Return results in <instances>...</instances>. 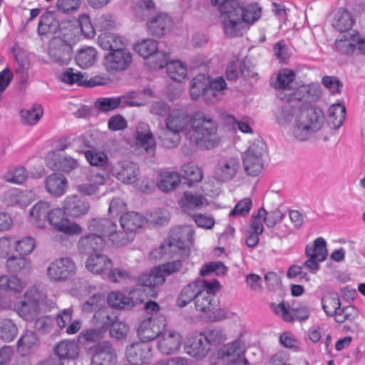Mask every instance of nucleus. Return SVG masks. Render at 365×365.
I'll list each match as a JSON object with an SVG mask.
<instances>
[{
    "label": "nucleus",
    "instance_id": "nucleus-14",
    "mask_svg": "<svg viewBox=\"0 0 365 365\" xmlns=\"http://www.w3.org/2000/svg\"><path fill=\"white\" fill-rule=\"evenodd\" d=\"M76 272L73 260L68 257L57 259L51 262L46 269V276L51 282H64L72 277Z\"/></svg>",
    "mask_w": 365,
    "mask_h": 365
},
{
    "label": "nucleus",
    "instance_id": "nucleus-1",
    "mask_svg": "<svg viewBox=\"0 0 365 365\" xmlns=\"http://www.w3.org/2000/svg\"><path fill=\"white\" fill-rule=\"evenodd\" d=\"M165 123V128L159 135L165 147H175L180 140V134L187 133L189 126L192 131L189 133L188 138L200 148L212 149L219 143L216 123L202 112H195L190 117L184 109L175 108L169 112Z\"/></svg>",
    "mask_w": 365,
    "mask_h": 365
},
{
    "label": "nucleus",
    "instance_id": "nucleus-49",
    "mask_svg": "<svg viewBox=\"0 0 365 365\" xmlns=\"http://www.w3.org/2000/svg\"><path fill=\"white\" fill-rule=\"evenodd\" d=\"M55 352L61 359H75L78 355V346L74 341L64 340L56 346Z\"/></svg>",
    "mask_w": 365,
    "mask_h": 365
},
{
    "label": "nucleus",
    "instance_id": "nucleus-24",
    "mask_svg": "<svg viewBox=\"0 0 365 365\" xmlns=\"http://www.w3.org/2000/svg\"><path fill=\"white\" fill-rule=\"evenodd\" d=\"M206 286L200 291L195 304L197 311L207 314L214 305V295L220 289V283L217 280L206 281Z\"/></svg>",
    "mask_w": 365,
    "mask_h": 365
},
{
    "label": "nucleus",
    "instance_id": "nucleus-52",
    "mask_svg": "<svg viewBox=\"0 0 365 365\" xmlns=\"http://www.w3.org/2000/svg\"><path fill=\"white\" fill-rule=\"evenodd\" d=\"M43 110L40 105H34L31 108L23 109L20 112L21 120L24 124L34 125L43 115Z\"/></svg>",
    "mask_w": 365,
    "mask_h": 365
},
{
    "label": "nucleus",
    "instance_id": "nucleus-43",
    "mask_svg": "<svg viewBox=\"0 0 365 365\" xmlns=\"http://www.w3.org/2000/svg\"><path fill=\"white\" fill-rule=\"evenodd\" d=\"M346 118V108L340 103L331 105L327 112V124L331 128L338 129Z\"/></svg>",
    "mask_w": 365,
    "mask_h": 365
},
{
    "label": "nucleus",
    "instance_id": "nucleus-10",
    "mask_svg": "<svg viewBox=\"0 0 365 365\" xmlns=\"http://www.w3.org/2000/svg\"><path fill=\"white\" fill-rule=\"evenodd\" d=\"M241 162L237 153L221 157L214 169V178L222 182L234 179L240 170Z\"/></svg>",
    "mask_w": 365,
    "mask_h": 365
},
{
    "label": "nucleus",
    "instance_id": "nucleus-62",
    "mask_svg": "<svg viewBox=\"0 0 365 365\" xmlns=\"http://www.w3.org/2000/svg\"><path fill=\"white\" fill-rule=\"evenodd\" d=\"M168 244L176 245L170 238L165 240L158 248L155 249L150 253V257L155 260H160L163 258H169L177 254L180 250L173 251Z\"/></svg>",
    "mask_w": 365,
    "mask_h": 365
},
{
    "label": "nucleus",
    "instance_id": "nucleus-59",
    "mask_svg": "<svg viewBox=\"0 0 365 365\" xmlns=\"http://www.w3.org/2000/svg\"><path fill=\"white\" fill-rule=\"evenodd\" d=\"M169 59L168 53L158 49V51L147 59L146 64L150 68L156 70L163 68L165 66H168L170 62Z\"/></svg>",
    "mask_w": 365,
    "mask_h": 365
},
{
    "label": "nucleus",
    "instance_id": "nucleus-32",
    "mask_svg": "<svg viewBox=\"0 0 365 365\" xmlns=\"http://www.w3.org/2000/svg\"><path fill=\"white\" fill-rule=\"evenodd\" d=\"M208 205V200L202 194L192 192H185L183 197L179 200L180 207L187 213L205 208Z\"/></svg>",
    "mask_w": 365,
    "mask_h": 365
},
{
    "label": "nucleus",
    "instance_id": "nucleus-5",
    "mask_svg": "<svg viewBox=\"0 0 365 365\" xmlns=\"http://www.w3.org/2000/svg\"><path fill=\"white\" fill-rule=\"evenodd\" d=\"M227 89L223 77L211 78L205 74H199L191 80L189 94L193 101L202 97L207 103H215L222 99Z\"/></svg>",
    "mask_w": 365,
    "mask_h": 365
},
{
    "label": "nucleus",
    "instance_id": "nucleus-6",
    "mask_svg": "<svg viewBox=\"0 0 365 365\" xmlns=\"http://www.w3.org/2000/svg\"><path fill=\"white\" fill-rule=\"evenodd\" d=\"M45 302V294L36 287H32L26 291L22 299L14 303V309L21 318L31 321L38 317Z\"/></svg>",
    "mask_w": 365,
    "mask_h": 365
},
{
    "label": "nucleus",
    "instance_id": "nucleus-56",
    "mask_svg": "<svg viewBox=\"0 0 365 365\" xmlns=\"http://www.w3.org/2000/svg\"><path fill=\"white\" fill-rule=\"evenodd\" d=\"M295 72L289 68H284L279 71L277 81L275 83V88L284 90H291L292 83L295 78Z\"/></svg>",
    "mask_w": 365,
    "mask_h": 365
},
{
    "label": "nucleus",
    "instance_id": "nucleus-51",
    "mask_svg": "<svg viewBox=\"0 0 365 365\" xmlns=\"http://www.w3.org/2000/svg\"><path fill=\"white\" fill-rule=\"evenodd\" d=\"M321 303L323 310L327 315L336 317L341 306V302L337 293H327L322 298Z\"/></svg>",
    "mask_w": 365,
    "mask_h": 365
},
{
    "label": "nucleus",
    "instance_id": "nucleus-64",
    "mask_svg": "<svg viewBox=\"0 0 365 365\" xmlns=\"http://www.w3.org/2000/svg\"><path fill=\"white\" fill-rule=\"evenodd\" d=\"M181 171L182 172L183 177L187 180L190 183L200 182L202 179V172L201 169L192 163L183 165Z\"/></svg>",
    "mask_w": 365,
    "mask_h": 365
},
{
    "label": "nucleus",
    "instance_id": "nucleus-34",
    "mask_svg": "<svg viewBox=\"0 0 365 365\" xmlns=\"http://www.w3.org/2000/svg\"><path fill=\"white\" fill-rule=\"evenodd\" d=\"M106 180V178L99 173L92 174L88 178L87 182L76 186V190L83 195H96L99 193L101 187L105 185Z\"/></svg>",
    "mask_w": 365,
    "mask_h": 365
},
{
    "label": "nucleus",
    "instance_id": "nucleus-28",
    "mask_svg": "<svg viewBox=\"0 0 365 365\" xmlns=\"http://www.w3.org/2000/svg\"><path fill=\"white\" fill-rule=\"evenodd\" d=\"M110 173L119 181L125 184H133L137 180L138 168L133 163L121 162L113 165Z\"/></svg>",
    "mask_w": 365,
    "mask_h": 365
},
{
    "label": "nucleus",
    "instance_id": "nucleus-18",
    "mask_svg": "<svg viewBox=\"0 0 365 365\" xmlns=\"http://www.w3.org/2000/svg\"><path fill=\"white\" fill-rule=\"evenodd\" d=\"M365 38H361L356 31L340 33L335 41L336 50L343 53H352L356 50L365 54Z\"/></svg>",
    "mask_w": 365,
    "mask_h": 365
},
{
    "label": "nucleus",
    "instance_id": "nucleus-44",
    "mask_svg": "<svg viewBox=\"0 0 365 365\" xmlns=\"http://www.w3.org/2000/svg\"><path fill=\"white\" fill-rule=\"evenodd\" d=\"M98 45L108 52L126 47L123 38L113 33L105 32L98 36Z\"/></svg>",
    "mask_w": 365,
    "mask_h": 365
},
{
    "label": "nucleus",
    "instance_id": "nucleus-7",
    "mask_svg": "<svg viewBox=\"0 0 365 365\" xmlns=\"http://www.w3.org/2000/svg\"><path fill=\"white\" fill-rule=\"evenodd\" d=\"M267 146L264 141L257 139L253 141L242 155L243 168L247 175L258 176L264 168V156Z\"/></svg>",
    "mask_w": 365,
    "mask_h": 365
},
{
    "label": "nucleus",
    "instance_id": "nucleus-30",
    "mask_svg": "<svg viewBox=\"0 0 365 365\" xmlns=\"http://www.w3.org/2000/svg\"><path fill=\"white\" fill-rule=\"evenodd\" d=\"M145 97H153V93L150 88L128 91L119 96L121 108L145 106L146 105Z\"/></svg>",
    "mask_w": 365,
    "mask_h": 365
},
{
    "label": "nucleus",
    "instance_id": "nucleus-41",
    "mask_svg": "<svg viewBox=\"0 0 365 365\" xmlns=\"http://www.w3.org/2000/svg\"><path fill=\"white\" fill-rule=\"evenodd\" d=\"M181 177L175 171L163 170L158 175L157 186L163 192L175 190L180 183Z\"/></svg>",
    "mask_w": 365,
    "mask_h": 365
},
{
    "label": "nucleus",
    "instance_id": "nucleus-26",
    "mask_svg": "<svg viewBox=\"0 0 365 365\" xmlns=\"http://www.w3.org/2000/svg\"><path fill=\"white\" fill-rule=\"evenodd\" d=\"M134 146L150 154L154 152L156 143L148 124L140 123L138 125Z\"/></svg>",
    "mask_w": 365,
    "mask_h": 365
},
{
    "label": "nucleus",
    "instance_id": "nucleus-53",
    "mask_svg": "<svg viewBox=\"0 0 365 365\" xmlns=\"http://www.w3.org/2000/svg\"><path fill=\"white\" fill-rule=\"evenodd\" d=\"M225 123L230 127V129L236 130V128H237L242 133H253L252 128V121L247 117L238 120L232 115H227L225 118Z\"/></svg>",
    "mask_w": 365,
    "mask_h": 365
},
{
    "label": "nucleus",
    "instance_id": "nucleus-39",
    "mask_svg": "<svg viewBox=\"0 0 365 365\" xmlns=\"http://www.w3.org/2000/svg\"><path fill=\"white\" fill-rule=\"evenodd\" d=\"M68 180L61 174H52L45 180L46 191L56 197L62 196L67 190Z\"/></svg>",
    "mask_w": 365,
    "mask_h": 365
},
{
    "label": "nucleus",
    "instance_id": "nucleus-33",
    "mask_svg": "<svg viewBox=\"0 0 365 365\" xmlns=\"http://www.w3.org/2000/svg\"><path fill=\"white\" fill-rule=\"evenodd\" d=\"M51 209L50 204L45 201L36 202L29 212V222L39 229H43L47 224V219Z\"/></svg>",
    "mask_w": 365,
    "mask_h": 365
},
{
    "label": "nucleus",
    "instance_id": "nucleus-47",
    "mask_svg": "<svg viewBox=\"0 0 365 365\" xmlns=\"http://www.w3.org/2000/svg\"><path fill=\"white\" fill-rule=\"evenodd\" d=\"M133 50L144 59L150 58L158 51V43L154 39L148 38L138 40L133 46Z\"/></svg>",
    "mask_w": 365,
    "mask_h": 365
},
{
    "label": "nucleus",
    "instance_id": "nucleus-11",
    "mask_svg": "<svg viewBox=\"0 0 365 365\" xmlns=\"http://www.w3.org/2000/svg\"><path fill=\"white\" fill-rule=\"evenodd\" d=\"M66 215L67 213L63 207L51 208L47 223L53 230L67 235L71 236L81 234L83 231L81 227L77 222L69 220Z\"/></svg>",
    "mask_w": 365,
    "mask_h": 365
},
{
    "label": "nucleus",
    "instance_id": "nucleus-38",
    "mask_svg": "<svg viewBox=\"0 0 365 365\" xmlns=\"http://www.w3.org/2000/svg\"><path fill=\"white\" fill-rule=\"evenodd\" d=\"M292 94L294 100L314 101L321 96L322 91L319 84L312 83L297 87Z\"/></svg>",
    "mask_w": 365,
    "mask_h": 365
},
{
    "label": "nucleus",
    "instance_id": "nucleus-58",
    "mask_svg": "<svg viewBox=\"0 0 365 365\" xmlns=\"http://www.w3.org/2000/svg\"><path fill=\"white\" fill-rule=\"evenodd\" d=\"M6 267L11 272L27 270L31 267L30 260L24 256L11 255L7 258Z\"/></svg>",
    "mask_w": 365,
    "mask_h": 365
},
{
    "label": "nucleus",
    "instance_id": "nucleus-37",
    "mask_svg": "<svg viewBox=\"0 0 365 365\" xmlns=\"http://www.w3.org/2000/svg\"><path fill=\"white\" fill-rule=\"evenodd\" d=\"M59 14L54 11H48L43 14L39 20L38 31L39 34H57L60 24Z\"/></svg>",
    "mask_w": 365,
    "mask_h": 365
},
{
    "label": "nucleus",
    "instance_id": "nucleus-40",
    "mask_svg": "<svg viewBox=\"0 0 365 365\" xmlns=\"http://www.w3.org/2000/svg\"><path fill=\"white\" fill-rule=\"evenodd\" d=\"M354 23L355 19L348 10L339 8L335 11L332 25L340 33L354 31L351 29Z\"/></svg>",
    "mask_w": 365,
    "mask_h": 365
},
{
    "label": "nucleus",
    "instance_id": "nucleus-25",
    "mask_svg": "<svg viewBox=\"0 0 365 365\" xmlns=\"http://www.w3.org/2000/svg\"><path fill=\"white\" fill-rule=\"evenodd\" d=\"M62 207L67 215L73 218L86 215L90 210L88 200L77 195L67 196L62 202Z\"/></svg>",
    "mask_w": 365,
    "mask_h": 365
},
{
    "label": "nucleus",
    "instance_id": "nucleus-60",
    "mask_svg": "<svg viewBox=\"0 0 365 365\" xmlns=\"http://www.w3.org/2000/svg\"><path fill=\"white\" fill-rule=\"evenodd\" d=\"M240 74L245 77L252 76L250 71L242 66V63L239 59H234L231 61L226 70V76L228 79L235 80L238 78Z\"/></svg>",
    "mask_w": 365,
    "mask_h": 365
},
{
    "label": "nucleus",
    "instance_id": "nucleus-2",
    "mask_svg": "<svg viewBox=\"0 0 365 365\" xmlns=\"http://www.w3.org/2000/svg\"><path fill=\"white\" fill-rule=\"evenodd\" d=\"M148 224L143 215L128 212L120 217V227L108 219H95L89 225L90 235L81 237V248L88 252L104 247L107 240L115 245H125L134 238L135 232Z\"/></svg>",
    "mask_w": 365,
    "mask_h": 365
},
{
    "label": "nucleus",
    "instance_id": "nucleus-46",
    "mask_svg": "<svg viewBox=\"0 0 365 365\" xmlns=\"http://www.w3.org/2000/svg\"><path fill=\"white\" fill-rule=\"evenodd\" d=\"M78 34V29L76 27V21L71 19L61 21L59 24V30L58 31L57 38L61 42L69 43L73 41V38Z\"/></svg>",
    "mask_w": 365,
    "mask_h": 365
},
{
    "label": "nucleus",
    "instance_id": "nucleus-3",
    "mask_svg": "<svg viewBox=\"0 0 365 365\" xmlns=\"http://www.w3.org/2000/svg\"><path fill=\"white\" fill-rule=\"evenodd\" d=\"M262 10L258 4L242 5L240 0L227 3L222 9V27L230 37L242 35L261 18Z\"/></svg>",
    "mask_w": 365,
    "mask_h": 365
},
{
    "label": "nucleus",
    "instance_id": "nucleus-21",
    "mask_svg": "<svg viewBox=\"0 0 365 365\" xmlns=\"http://www.w3.org/2000/svg\"><path fill=\"white\" fill-rule=\"evenodd\" d=\"M59 79L66 83L78 86H86L88 87H94L96 86L105 85L107 79L105 77L96 76L88 79L83 73L76 71L73 68H67L59 76Z\"/></svg>",
    "mask_w": 365,
    "mask_h": 365
},
{
    "label": "nucleus",
    "instance_id": "nucleus-23",
    "mask_svg": "<svg viewBox=\"0 0 365 365\" xmlns=\"http://www.w3.org/2000/svg\"><path fill=\"white\" fill-rule=\"evenodd\" d=\"M272 309L285 322L293 321L294 317L299 320H306L309 316V308L305 304H298L290 309L287 304L281 302L277 304H272Z\"/></svg>",
    "mask_w": 365,
    "mask_h": 365
},
{
    "label": "nucleus",
    "instance_id": "nucleus-9",
    "mask_svg": "<svg viewBox=\"0 0 365 365\" xmlns=\"http://www.w3.org/2000/svg\"><path fill=\"white\" fill-rule=\"evenodd\" d=\"M133 61V55L126 47L108 52L103 58L104 69L110 74L126 71Z\"/></svg>",
    "mask_w": 365,
    "mask_h": 365
},
{
    "label": "nucleus",
    "instance_id": "nucleus-22",
    "mask_svg": "<svg viewBox=\"0 0 365 365\" xmlns=\"http://www.w3.org/2000/svg\"><path fill=\"white\" fill-rule=\"evenodd\" d=\"M182 340L183 337L180 332L168 329L160 334L157 348L163 354H173L180 350Z\"/></svg>",
    "mask_w": 365,
    "mask_h": 365
},
{
    "label": "nucleus",
    "instance_id": "nucleus-48",
    "mask_svg": "<svg viewBox=\"0 0 365 365\" xmlns=\"http://www.w3.org/2000/svg\"><path fill=\"white\" fill-rule=\"evenodd\" d=\"M19 333L16 324L9 318L0 319V339L6 343L14 340Z\"/></svg>",
    "mask_w": 365,
    "mask_h": 365
},
{
    "label": "nucleus",
    "instance_id": "nucleus-36",
    "mask_svg": "<svg viewBox=\"0 0 365 365\" xmlns=\"http://www.w3.org/2000/svg\"><path fill=\"white\" fill-rule=\"evenodd\" d=\"M206 281L199 279L186 285L181 291L178 299L179 307H184L193 299L196 300L200 291L206 287Z\"/></svg>",
    "mask_w": 365,
    "mask_h": 365
},
{
    "label": "nucleus",
    "instance_id": "nucleus-19",
    "mask_svg": "<svg viewBox=\"0 0 365 365\" xmlns=\"http://www.w3.org/2000/svg\"><path fill=\"white\" fill-rule=\"evenodd\" d=\"M184 351L196 359L205 358L210 351V346L207 344L205 336L201 332L188 334L184 343Z\"/></svg>",
    "mask_w": 365,
    "mask_h": 365
},
{
    "label": "nucleus",
    "instance_id": "nucleus-54",
    "mask_svg": "<svg viewBox=\"0 0 365 365\" xmlns=\"http://www.w3.org/2000/svg\"><path fill=\"white\" fill-rule=\"evenodd\" d=\"M24 284L16 276L4 275L0 277V289L4 292H19Z\"/></svg>",
    "mask_w": 365,
    "mask_h": 365
},
{
    "label": "nucleus",
    "instance_id": "nucleus-12",
    "mask_svg": "<svg viewBox=\"0 0 365 365\" xmlns=\"http://www.w3.org/2000/svg\"><path fill=\"white\" fill-rule=\"evenodd\" d=\"M246 345L242 339H237L224 345L217 353L218 357L224 361V365H249L245 357Z\"/></svg>",
    "mask_w": 365,
    "mask_h": 365
},
{
    "label": "nucleus",
    "instance_id": "nucleus-27",
    "mask_svg": "<svg viewBox=\"0 0 365 365\" xmlns=\"http://www.w3.org/2000/svg\"><path fill=\"white\" fill-rule=\"evenodd\" d=\"M47 165L53 170H60L63 173H70L77 168V160L58 152H51L46 158Z\"/></svg>",
    "mask_w": 365,
    "mask_h": 365
},
{
    "label": "nucleus",
    "instance_id": "nucleus-13",
    "mask_svg": "<svg viewBox=\"0 0 365 365\" xmlns=\"http://www.w3.org/2000/svg\"><path fill=\"white\" fill-rule=\"evenodd\" d=\"M305 254L307 259L304 262V267L316 273L319 269V264L327 257V242L322 237L316 238L313 242L307 245Z\"/></svg>",
    "mask_w": 365,
    "mask_h": 365
},
{
    "label": "nucleus",
    "instance_id": "nucleus-31",
    "mask_svg": "<svg viewBox=\"0 0 365 365\" xmlns=\"http://www.w3.org/2000/svg\"><path fill=\"white\" fill-rule=\"evenodd\" d=\"M86 269L96 274H107L112 268V261L100 252L90 255L86 261Z\"/></svg>",
    "mask_w": 365,
    "mask_h": 365
},
{
    "label": "nucleus",
    "instance_id": "nucleus-55",
    "mask_svg": "<svg viewBox=\"0 0 365 365\" xmlns=\"http://www.w3.org/2000/svg\"><path fill=\"white\" fill-rule=\"evenodd\" d=\"M164 278L155 270V267L151 269L150 274H143L138 279L139 285L148 288L161 285L164 284Z\"/></svg>",
    "mask_w": 365,
    "mask_h": 365
},
{
    "label": "nucleus",
    "instance_id": "nucleus-57",
    "mask_svg": "<svg viewBox=\"0 0 365 365\" xmlns=\"http://www.w3.org/2000/svg\"><path fill=\"white\" fill-rule=\"evenodd\" d=\"M107 278L114 283H126L133 279L132 272L123 267L110 268L107 273Z\"/></svg>",
    "mask_w": 365,
    "mask_h": 365
},
{
    "label": "nucleus",
    "instance_id": "nucleus-61",
    "mask_svg": "<svg viewBox=\"0 0 365 365\" xmlns=\"http://www.w3.org/2000/svg\"><path fill=\"white\" fill-rule=\"evenodd\" d=\"M36 245V240L31 237H24L19 240H15V252L20 256H26L32 253Z\"/></svg>",
    "mask_w": 365,
    "mask_h": 365
},
{
    "label": "nucleus",
    "instance_id": "nucleus-16",
    "mask_svg": "<svg viewBox=\"0 0 365 365\" xmlns=\"http://www.w3.org/2000/svg\"><path fill=\"white\" fill-rule=\"evenodd\" d=\"M166 327V319L159 315L148 318L141 322L137 332L140 340L150 341L160 336Z\"/></svg>",
    "mask_w": 365,
    "mask_h": 365
},
{
    "label": "nucleus",
    "instance_id": "nucleus-17",
    "mask_svg": "<svg viewBox=\"0 0 365 365\" xmlns=\"http://www.w3.org/2000/svg\"><path fill=\"white\" fill-rule=\"evenodd\" d=\"M90 351L92 355L91 365H115L117 364L116 350L108 341L96 344L91 348Z\"/></svg>",
    "mask_w": 365,
    "mask_h": 365
},
{
    "label": "nucleus",
    "instance_id": "nucleus-35",
    "mask_svg": "<svg viewBox=\"0 0 365 365\" xmlns=\"http://www.w3.org/2000/svg\"><path fill=\"white\" fill-rule=\"evenodd\" d=\"M49 55L52 59L61 64H68L71 60V46L69 43L60 41L54 38L50 44Z\"/></svg>",
    "mask_w": 365,
    "mask_h": 365
},
{
    "label": "nucleus",
    "instance_id": "nucleus-29",
    "mask_svg": "<svg viewBox=\"0 0 365 365\" xmlns=\"http://www.w3.org/2000/svg\"><path fill=\"white\" fill-rule=\"evenodd\" d=\"M194 231L189 226L175 227L171 231L170 239L176 244H168L173 251L181 250L193 242Z\"/></svg>",
    "mask_w": 365,
    "mask_h": 365
},
{
    "label": "nucleus",
    "instance_id": "nucleus-4",
    "mask_svg": "<svg viewBox=\"0 0 365 365\" xmlns=\"http://www.w3.org/2000/svg\"><path fill=\"white\" fill-rule=\"evenodd\" d=\"M282 125L291 123L292 135L299 141L309 139L324 125V113L315 108H294L285 109L278 117Z\"/></svg>",
    "mask_w": 365,
    "mask_h": 365
},
{
    "label": "nucleus",
    "instance_id": "nucleus-45",
    "mask_svg": "<svg viewBox=\"0 0 365 365\" xmlns=\"http://www.w3.org/2000/svg\"><path fill=\"white\" fill-rule=\"evenodd\" d=\"M167 73L170 78L178 82H183L188 78L187 66L180 60L170 61Z\"/></svg>",
    "mask_w": 365,
    "mask_h": 365
},
{
    "label": "nucleus",
    "instance_id": "nucleus-20",
    "mask_svg": "<svg viewBox=\"0 0 365 365\" xmlns=\"http://www.w3.org/2000/svg\"><path fill=\"white\" fill-rule=\"evenodd\" d=\"M174 26L173 18L165 12H158L150 16L146 22L149 34L156 37L164 36Z\"/></svg>",
    "mask_w": 365,
    "mask_h": 365
},
{
    "label": "nucleus",
    "instance_id": "nucleus-42",
    "mask_svg": "<svg viewBox=\"0 0 365 365\" xmlns=\"http://www.w3.org/2000/svg\"><path fill=\"white\" fill-rule=\"evenodd\" d=\"M38 346V339L31 331H25L17 341L18 352L22 356L29 355L36 350Z\"/></svg>",
    "mask_w": 365,
    "mask_h": 365
},
{
    "label": "nucleus",
    "instance_id": "nucleus-63",
    "mask_svg": "<svg viewBox=\"0 0 365 365\" xmlns=\"http://www.w3.org/2000/svg\"><path fill=\"white\" fill-rule=\"evenodd\" d=\"M359 315V310L355 306L349 305L340 308L335 317V320L339 323L353 322Z\"/></svg>",
    "mask_w": 365,
    "mask_h": 365
},
{
    "label": "nucleus",
    "instance_id": "nucleus-15",
    "mask_svg": "<svg viewBox=\"0 0 365 365\" xmlns=\"http://www.w3.org/2000/svg\"><path fill=\"white\" fill-rule=\"evenodd\" d=\"M93 318L96 323L105 327H110V335L113 338L125 339L129 332L128 325L116 317H110L108 310L100 309L94 314Z\"/></svg>",
    "mask_w": 365,
    "mask_h": 365
},
{
    "label": "nucleus",
    "instance_id": "nucleus-8",
    "mask_svg": "<svg viewBox=\"0 0 365 365\" xmlns=\"http://www.w3.org/2000/svg\"><path fill=\"white\" fill-rule=\"evenodd\" d=\"M145 295V290L141 288L132 289L128 294L120 290H115L108 294L106 300L111 307L119 309H131L141 303Z\"/></svg>",
    "mask_w": 365,
    "mask_h": 365
},
{
    "label": "nucleus",
    "instance_id": "nucleus-50",
    "mask_svg": "<svg viewBox=\"0 0 365 365\" xmlns=\"http://www.w3.org/2000/svg\"><path fill=\"white\" fill-rule=\"evenodd\" d=\"M98 57V52L93 47L88 46L81 48L76 57L77 64L83 68L94 64Z\"/></svg>",
    "mask_w": 365,
    "mask_h": 365
}]
</instances>
